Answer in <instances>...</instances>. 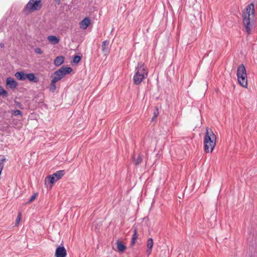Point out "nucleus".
Returning <instances> with one entry per match:
<instances>
[{"instance_id":"obj_1","label":"nucleus","mask_w":257,"mask_h":257,"mask_svg":"<svg viewBox=\"0 0 257 257\" xmlns=\"http://www.w3.org/2000/svg\"><path fill=\"white\" fill-rule=\"evenodd\" d=\"M254 13V6L252 3L248 5L242 11V22L248 35L251 34L255 30Z\"/></svg>"},{"instance_id":"obj_2","label":"nucleus","mask_w":257,"mask_h":257,"mask_svg":"<svg viewBox=\"0 0 257 257\" xmlns=\"http://www.w3.org/2000/svg\"><path fill=\"white\" fill-rule=\"evenodd\" d=\"M216 137L211 129L207 128L204 138V151L211 153L216 146Z\"/></svg>"},{"instance_id":"obj_3","label":"nucleus","mask_w":257,"mask_h":257,"mask_svg":"<svg viewBox=\"0 0 257 257\" xmlns=\"http://www.w3.org/2000/svg\"><path fill=\"white\" fill-rule=\"evenodd\" d=\"M148 74V71L145 66L144 63H139L136 67V73L133 77L134 84L139 85L144 79L147 77Z\"/></svg>"},{"instance_id":"obj_4","label":"nucleus","mask_w":257,"mask_h":257,"mask_svg":"<svg viewBox=\"0 0 257 257\" xmlns=\"http://www.w3.org/2000/svg\"><path fill=\"white\" fill-rule=\"evenodd\" d=\"M237 77L238 83L243 87L247 88V79L246 71L243 64L238 66L237 70Z\"/></svg>"},{"instance_id":"obj_5","label":"nucleus","mask_w":257,"mask_h":257,"mask_svg":"<svg viewBox=\"0 0 257 257\" xmlns=\"http://www.w3.org/2000/svg\"><path fill=\"white\" fill-rule=\"evenodd\" d=\"M72 71V69L70 67H62L60 69L55 71L52 77L53 79L58 82L62 79L66 75L69 74Z\"/></svg>"},{"instance_id":"obj_6","label":"nucleus","mask_w":257,"mask_h":257,"mask_svg":"<svg viewBox=\"0 0 257 257\" xmlns=\"http://www.w3.org/2000/svg\"><path fill=\"white\" fill-rule=\"evenodd\" d=\"M42 7L41 0H30L25 9L30 12L39 10Z\"/></svg>"},{"instance_id":"obj_7","label":"nucleus","mask_w":257,"mask_h":257,"mask_svg":"<svg viewBox=\"0 0 257 257\" xmlns=\"http://www.w3.org/2000/svg\"><path fill=\"white\" fill-rule=\"evenodd\" d=\"M64 174V170H60L57 171L53 175L49 176L46 179H48L51 184H53L55 182L60 179Z\"/></svg>"},{"instance_id":"obj_8","label":"nucleus","mask_w":257,"mask_h":257,"mask_svg":"<svg viewBox=\"0 0 257 257\" xmlns=\"http://www.w3.org/2000/svg\"><path fill=\"white\" fill-rule=\"evenodd\" d=\"M67 252L64 246H58L55 251V257H66Z\"/></svg>"},{"instance_id":"obj_9","label":"nucleus","mask_w":257,"mask_h":257,"mask_svg":"<svg viewBox=\"0 0 257 257\" xmlns=\"http://www.w3.org/2000/svg\"><path fill=\"white\" fill-rule=\"evenodd\" d=\"M6 84L11 89H15L18 85V83L15 79L11 77H8L6 80Z\"/></svg>"},{"instance_id":"obj_10","label":"nucleus","mask_w":257,"mask_h":257,"mask_svg":"<svg viewBox=\"0 0 257 257\" xmlns=\"http://www.w3.org/2000/svg\"><path fill=\"white\" fill-rule=\"evenodd\" d=\"M90 24V19L88 17H86L80 22V28L82 30H86Z\"/></svg>"},{"instance_id":"obj_11","label":"nucleus","mask_w":257,"mask_h":257,"mask_svg":"<svg viewBox=\"0 0 257 257\" xmlns=\"http://www.w3.org/2000/svg\"><path fill=\"white\" fill-rule=\"evenodd\" d=\"M109 41L105 40L102 42V51L105 55H106L109 53Z\"/></svg>"},{"instance_id":"obj_12","label":"nucleus","mask_w":257,"mask_h":257,"mask_svg":"<svg viewBox=\"0 0 257 257\" xmlns=\"http://www.w3.org/2000/svg\"><path fill=\"white\" fill-rule=\"evenodd\" d=\"M23 71L17 72L15 73V77L20 80L24 81L27 79L26 75Z\"/></svg>"},{"instance_id":"obj_13","label":"nucleus","mask_w":257,"mask_h":257,"mask_svg":"<svg viewBox=\"0 0 257 257\" xmlns=\"http://www.w3.org/2000/svg\"><path fill=\"white\" fill-rule=\"evenodd\" d=\"M134 234L132 238V241L131 242V246H133L136 242L137 239L138 238V234L137 229L136 227H134Z\"/></svg>"},{"instance_id":"obj_14","label":"nucleus","mask_w":257,"mask_h":257,"mask_svg":"<svg viewBox=\"0 0 257 257\" xmlns=\"http://www.w3.org/2000/svg\"><path fill=\"white\" fill-rule=\"evenodd\" d=\"M116 244L118 250L120 252H123L126 248V246L124 245L122 242L119 240H117L116 241Z\"/></svg>"},{"instance_id":"obj_15","label":"nucleus","mask_w":257,"mask_h":257,"mask_svg":"<svg viewBox=\"0 0 257 257\" xmlns=\"http://www.w3.org/2000/svg\"><path fill=\"white\" fill-rule=\"evenodd\" d=\"M47 39L50 43L53 45L57 44L59 42V39L55 36H49L47 37Z\"/></svg>"},{"instance_id":"obj_16","label":"nucleus","mask_w":257,"mask_h":257,"mask_svg":"<svg viewBox=\"0 0 257 257\" xmlns=\"http://www.w3.org/2000/svg\"><path fill=\"white\" fill-rule=\"evenodd\" d=\"M26 77L27 79L33 82L37 83L39 81L38 78L36 77L34 73L27 74Z\"/></svg>"},{"instance_id":"obj_17","label":"nucleus","mask_w":257,"mask_h":257,"mask_svg":"<svg viewBox=\"0 0 257 257\" xmlns=\"http://www.w3.org/2000/svg\"><path fill=\"white\" fill-rule=\"evenodd\" d=\"M153 240L152 238H149L147 241V247L148 249L147 252L148 254H150L151 252L153 246Z\"/></svg>"},{"instance_id":"obj_18","label":"nucleus","mask_w":257,"mask_h":257,"mask_svg":"<svg viewBox=\"0 0 257 257\" xmlns=\"http://www.w3.org/2000/svg\"><path fill=\"white\" fill-rule=\"evenodd\" d=\"M64 58L63 56H58L54 60V64L56 66H59L64 62Z\"/></svg>"},{"instance_id":"obj_19","label":"nucleus","mask_w":257,"mask_h":257,"mask_svg":"<svg viewBox=\"0 0 257 257\" xmlns=\"http://www.w3.org/2000/svg\"><path fill=\"white\" fill-rule=\"evenodd\" d=\"M56 82H57V81L55 80V79H52V80H51L50 86L49 87V90L50 91L54 92L55 91V90L56 89Z\"/></svg>"},{"instance_id":"obj_20","label":"nucleus","mask_w":257,"mask_h":257,"mask_svg":"<svg viewBox=\"0 0 257 257\" xmlns=\"http://www.w3.org/2000/svg\"><path fill=\"white\" fill-rule=\"evenodd\" d=\"M143 161L142 156L139 154L137 158L134 157V163L136 166L139 165Z\"/></svg>"},{"instance_id":"obj_21","label":"nucleus","mask_w":257,"mask_h":257,"mask_svg":"<svg viewBox=\"0 0 257 257\" xmlns=\"http://www.w3.org/2000/svg\"><path fill=\"white\" fill-rule=\"evenodd\" d=\"M9 95L7 91L5 90L1 86H0V96H2L3 97H7Z\"/></svg>"},{"instance_id":"obj_22","label":"nucleus","mask_w":257,"mask_h":257,"mask_svg":"<svg viewBox=\"0 0 257 257\" xmlns=\"http://www.w3.org/2000/svg\"><path fill=\"white\" fill-rule=\"evenodd\" d=\"M21 218H22V213L21 212H20L19 213H18V216H17V219L16 220V225L17 226L21 220Z\"/></svg>"},{"instance_id":"obj_23","label":"nucleus","mask_w":257,"mask_h":257,"mask_svg":"<svg viewBox=\"0 0 257 257\" xmlns=\"http://www.w3.org/2000/svg\"><path fill=\"white\" fill-rule=\"evenodd\" d=\"M37 195H38L37 193L34 194L31 197V198H30V199L28 201L27 203H30L32 202L36 198Z\"/></svg>"},{"instance_id":"obj_24","label":"nucleus","mask_w":257,"mask_h":257,"mask_svg":"<svg viewBox=\"0 0 257 257\" xmlns=\"http://www.w3.org/2000/svg\"><path fill=\"white\" fill-rule=\"evenodd\" d=\"M81 57L79 56H75L73 58V61L75 63H78L81 60Z\"/></svg>"},{"instance_id":"obj_25","label":"nucleus","mask_w":257,"mask_h":257,"mask_svg":"<svg viewBox=\"0 0 257 257\" xmlns=\"http://www.w3.org/2000/svg\"><path fill=\"white\" fill-rule=\"evenodd\" d=\"M12 114H13V115H14L15 116H17V115H21L22 113V112L20 110L17 109V110H13Z\"/></svg>"},{"instance_id":"obj_26","label":"nucleus","mask_w":257,"mask_h":257,"mask_svg":"<svg viewBox=\"0 0 257 257\" xmlns=\"http://www.w3.org/2000/svg\"><path fill=\"white\" fill-rule=\"evenodd\" d=\"M159 114V110L158 108H156V110L154 112V116L152 118V121L154 120L155 118L157 117Z\"/></svg>"},{"instance_id":"obj_27","label":"nucleus","mask_w":257,"mask_h":257,"mask_svg":"<svg viewBox=\"0 0 257 257\" xmlns=\"http://www.w3.org/2000/svg\"><path fill=\"white\" fill-rule=\"evenodd\" d=\"M34 51L36 54H42L43 53V51L40 48L37 47L34 49Z\"/></svg>"},{"instance_id":"obj_28","label":"nucleus","mask_w":257,"mask_h":257,"mask_svg":"<svg viewBox=\"0 0 257 257\" xmlns=\"http://www.w3.org/2000/svg\"><path fill=\"white\" fill-rule=\"evenodd\" d=\"M56 3L57 5H60L61 3V0H55Z\"/></svg>"},{"instance_id":"obj_29","label":"nucleus","mask_w":257,"mask_h":257,"mask_svg":"<svg viewBox=\"0 0 257 257\" xmlns=\"http://www.w3.org/2000/svg\"><path fill=\"white\" fill-rule=\"evenodd\" d=\"M17 105H18V106H20V103L18 102Z\"/></svg>"},{"instance_id":"obj_30","label":"nucleus","mask_w":257,"mask_h":257,"mask_svg":"<svg viewBox=\"0 0 257 257\" xmlns=\"http://www.w3.org/2000/svg\"><path fill=\"white\" fill-rule=\"evenodd\" d=\"M4 44H2L1 45V47H3V46H4Z\"/></svg>"}]
</instances>
